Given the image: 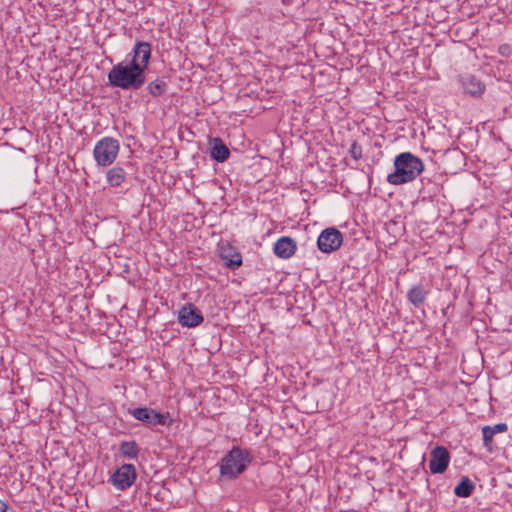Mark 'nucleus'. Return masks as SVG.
<instances>
[{"mask_svg": "<svg viewBox=\"0 0 512 512\" xmlns=\"http://www.w3.org/2000/svg\"><path fill=\"white\" fill-rule=\"evenodd\" d=\"M129 61L120 62L108 73L111 86L122 90H138L146 81L145 70L151 57V45L146 41H137L128 55Z\"/></svg>", "mask_w": 512, "mask_h": 512, "instance_id": "1", "label": "nucleus"}, {"mask_svg": "<svg viewBox=\"0 0 512 512\" xmlns=\"http://www.w3.org/2000/svg\"><path fill=\"white\" fill-rule=\"evenodd\" d=\"M394 168V172L388 174L387 182L402 185L415 180L424 171V163L411 152H403L395 157Z\"/></svg>", "mask_w": 512, "mask_h": 512, "instance_id": "2", "label": "nucleus"}, {"mask_svg": "<svg viewBox=\"0 0 512 512\" xmlns=\"http://www.w3.org/2000/svg\"><path fill=\"white\" fill-rule=\"evenodd\" d=\"M252 461L253 455L249 449L233 446L218 463L220 477L225 480L237 479Z\"/></svg>", "mask_w": 512, "mask_h": 512, "instance_id": "3", "label": "nucleus"}, {"mask_svg": "<svg viewBox=\"0 0 512 512\" xmlns=\"http://www.w3.org/2000/svg\"><path fill=\"white\" fill-rule=\"evenodd\" d=\"M120 143L113 137H103L96 142L93 149V157L99 166H110L117 158Z\"/></svg>", "mask_w": 512, "mask_h": 512, "instance_id": "4", "label": "nucleus"}, {"mask_svg": "<svg viewBox=\"0 0 512 512\" xmlns=\"http://www.w3.org/2000/svg\"><path fill=\"white\" fill-rule=\"evenodd\" d=\"M127 411L134 419L150 426H166L172 421L169 413H160L149 407L128 408Z\"/></svg>", "mask_w": 512, "mask_h": 512, "instance_id": "5", "label": "nucleus"}, {"mask_svg": "<svg viewBox=\"0 0 512 512\" xmlns=\"http://www.w3.org/2000/svg\"><path fill=\"white\" fill-rule=\"evenodd\" d=\"M136 476L133 464H123L114 471L109 481L117 490H125L134 484Z\"/></svg>", "mask_w": 512, "mask_h": 512, "instance_id": "6", "label": "nucleus"}, {"mask_svg": "<svg viewBox=\"0 0 512 512\" xmlns=\"http://www.w3.org/2000/svg\"><path fill=\"white\" fill-rule=\"evenodd\" d=\"M343 242L342 233L336 228L323 230L317 239V246L323 253H331L340 248Z\"/></svg>", "mask_w": 512, "mask_h": 512, "instance_id": "7", "label": "nucleus"}, {"mask_svg": "<svg viewBox=\"0 0 512 512\" xmlns=\"http://www.w3.org/2000/svg\"><path fill=\"white\" fill-rule=\"evenodd\" d=\"M177 320L183 327L195 328L204 321V317L198 307L192 303H186L179 309Z\"/></svg>", "mask_w": 512, "mask_h": 512, "instance_id": "8", "label": "nucleus"}, {"mask_svg": "<svg viewBox=\"0 0 512 512\" xmlns=\"http://www.w3.org/2000/svg\"><path fill=\"white\" fill-rule=\"evenodd\" d=\"M450 462V454L443 446H436L431 451L429 468L432 474H442L446 471Z\"/></svg>", "mask_w": 512, "mask_h": 512, "instance_id": "9", "label": "nucleus"}, {"mask_svg": "<svg viewBox=\"0 0 512 512\" xmlns=\"http://www.w3.org/2000/svg\"><path fill=\"white\" fill-rule=\"evenodd\" d=\"M297 250L296 241L289 236L280 237L274 244L273 251L279 258L289 259Z\"/></svg>", "mask_w": 512, "mask_h": 512, "instance_id": "10", "label": "nucleus"}, {"mask_svg": "<svg viewBox=\"0 0 512 512\" xmlns=\"http://www.w3.org/2000/svg\"><path fill=\"white\" fill-rule=\"evenodd\" d=\"M461 84L465 93L479 97L485 91L484 83L474 75H466L461 78Z\"/></svg>", "mask_w": 512, "mask_h": 512, "instance_id": "11", "label": "nucleus"}, {"mask_svg": "<svg viewBox=\"0 0 512 512\" xmlns=\"http://www.w3.org/2000/svg\"><path fill=\"white\" fill-rule=\"evenodd\" d=\"M210 144V157L219 162L222 163L226 161L230 156V151L228 147L224 144L222 139L219 137H214L209 140Z\"/></svg>", "mask_w": 512, "mask_h": 512, "instance_id": "12", "label": "nucleus"}, {"mask_svg": "<svg viewBox=\"0 0 512 512\" xmlns=\"http://www.w3.org/2000/svg\"><path fill=\"white\" fill-rule=\"evenodd\" d=\"M427 295L428 290L422 284H417L408 290L407 299L415 307H420L425 302Z\"/></svg>", "mask_w": 512, "mask_h": 512, "instance_id": "13", "label": "nucleus"}, {"mask_svg": "<svg viewBox=\"0 0 512 512\" xmlns=\"http://www.w3.org/2000/svg\"><path fill=\"white\" fill-rule=\"evenodd\" d=\"M126 172L120 166H114L106 172V181L111 187H119L126 181Z\"/></svg>", "mask_w": 512, "mask_h": 512, "instance_id": "14", "label": "nucleus"}, {"mask_svg": "<svg viewBox=\"0 0 512 512\" xmlns=\"http://www.w3.org/2000/svg\"><path fill=\"white\" fill-rule=\"evenodd\" d=\"M475 489L474 483L466 476L462 477L460 482L454 488V494L461 498L471 496Z\"/></svg>", "mask_w": 512, "mask_h": 512, "instance_id": "15", "label": "nucleus"}, {"mask_svg": "<svg viewBox=\"0 0 512 512\" xmlns=\"http://www.w3.org/2000/svg\"><path fill=\"white\" fill-rule=\"evenodd\" d=\"M222 258L226 260V266L232 270L237 269L242 264V256L239 252L229 250L222 251Z\"/></svg>", "mask_w": 512, "mask_h": 512, "instance_id": "16", "label": "nucleus"}, {"mask_svg": "<svg viewBox=\"0 0 512 512\" xmlns=\"http://www.w3.org/2000/svg\"><path fill=\"white\" fill-rule=\"evenodd\" d=\"M120 452L128 459H137L139 447L135 441H124L120 445Z\"/></svg>", "mask_w": 512, "mask_h": 512, "instance_id": "17", "label": "nucleus"}, {"mask_svg": "<svg viewBox=\"0 0 512 512\" xmlns=\"http://www.w3.org/2000/svg\"><path fill=\"white\" fill-rule=\"evenodd\" d=\"M167 85L161 79H156L148 84L147 89L153 97H159L166 91Z\"/></svg>", "mask_w": 512, "mask_h": 512, "instance_id": "18", "label": "nucleus"}, {"mask_svg": "<svg viewBox=\"0 0 512 512\" xmlns=\"http://www.w3.org/2000/svg\"><path fill=\"white\" fill-rule=\"evenodd\" d=\"M496 434L491 429V426L486 425L482 427L483 446L488 452L493 451V437Z\"/></svg>", "mask_w": 512, "mask_h": 512, "instance_id": "19", "label": "nucleus"}, {"mask_svg": "<svg viewBox=\"0 0 512 512\" xmlns=\"http://www.w3.org/2000/svg\"><path fill=\"white\" fill-rule=\"evenodd\" d=\"M349 153L354 160H359L362 157V147L357 142H353Z\"/></svg>", "mask_w": 512, "mask_h": 512, "instance_id": "20", "label": "nucleus"}, {"mask_svg": "<svg viewBox=\"0 0 512 512\" xmlns=\"http://www.w3.org/2000/svg\"><path fill=\"white\" fill-rule=\"evenodd\" d=\"M498 52L503 57H510L512 55V47L507 43L501 44Z\"/></svg>", "mask_w": 512, "mask_h": 512, "instance_id": "21", "label": "nucleus"}, {"mask_svg": "<svg viewBox=\"0 0 512 512\" xmlns=\"http://www.w3.org/2000/svg\"><path fill=\"white\" fill-rule=\"evenodd\" d=\"M491 429L495 434L504 433L508 430V426L506 423H498L494 426H491Z\"/></svg>", "mask_w": 512, "mask_h": 512, "instance_id": "22", "label": "nucleus"}, {"mask_svg": "<svg viewBox=\"0 0 512 512\" xmlns=\"http://www.w3.org/2000/svg\"><path fill=\"white\" fill-rule=\"evenodd\" d=\"M7 510L8 505L4 501L0 500V512H7Z\"/></svg>", "mask_w": 512, "mask_h": 512, "instance_id": "23", "label": "nucleus"}, {"mask_svg": "<svg viewBox=\"0 0 512 512\" xmlns=\"http://www.w3.org/2000/svg\"><path fill=\"white\" fill-rule=\"evenodd\" d=\"M282 2H283L284 4H288V3H289V0H282Z\"/></svg>", "mask_w": 512, "mask_h": 512, "instance_id": "24", "label": "nucleus"}]
</instances>
